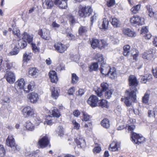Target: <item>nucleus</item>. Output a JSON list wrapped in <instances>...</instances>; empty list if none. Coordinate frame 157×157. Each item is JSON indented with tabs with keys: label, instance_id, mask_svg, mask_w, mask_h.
<instances>
[{
	"label": "nucleus",
	"instance_id": "1",
	"mask_svg": "<svg viewBox=\"0 0 157 157\" xmlns=\"http://www.w3.org/2000/svg\"><path fill=\"white\" fill-rule=\"evenodd\" d=\"M128 84L131 86L130 89L126 90L125 93L127 97L124 99V103L127 106H130L132 101L135 102L136 101V87L139 84L136 77L133 75H130L128 78Z\"/></svg>",
	"mask_w": 157,
	"mask_h": 157
},
{
	"label": "nucleus",
	"instance_id": "2",
	"mask_svg": "<svg viewBox=\"0 0 157 157\" xmlns=\"http://www.w3.org/2000/svg\"><path fill=\"white\" fill-rule=\"evenodd\" d=\"M100 71L101 73L108 76L112 79H114L117 77L116 70L115 68H110L109 65L105 63H101Z\"/></svg>",
	"mask_w": 157,
	"mask_h": 157
},
{
	"label": "nucleus",
	"instance_id": "3",
	"mask_svg": "<svg viewBox=\"0 0 157 157\" xmlns=\"http://www.w3.org/2000/svg\"><path fill=\"white\" fill-rule=\"evenodd\" d=\"M92 12V10L90 6H81L78 11V15L81 17L85 18L89 16Z\"/></svg>",
	"mask_w": 157,
	"mask_h": 157
},
{
	"label": "nucleus",
	"instance_id": "4",
	"mask_svg": "<svg viewBox=\"0 0 157 157\" xmlns=\"http://www.w3.org/2000/svg\"><path fill=\"white\" fill-rule=\"evenodd\" d=\"M130 22L134 26L141 25L144 23V18L138 15L133 16L130 18Z\"/></svg>",
	"mask_w": 157,
	"mask_h": 157
},
{
	"label": "nucleus",
	"instance_id": "5",
	"mask_svg": "<svg viewBox=\"0 0 157 157\" xmlns=\"http://www.w3.org/2000/svg\"><path fill=\"white\" fill-rule=\"evenodd\" d=\"M91 46L93 48H95L98 47L100 49H102L105 46V41L103 40H101L99 41L97 39L93 38L90 41Z\"/></svg>",
	"mask_w": 157,
	"mask_h": 157
},
{
	"label": "nucleus",
	"instance_id": "6",
	"mask_svg": "<svg viewBox=\"0 0 157 157\" xmlns=\"http://www.w3.org/2000/svg\"><path fill=\"white\" fill-rule=\"evenodd\" d=\"M131 139L134 143L139 144L144 141L145 138L139 134L133 132L131 134Z\"/></svg>",
	"mask_w": 157,
	"mask_h": 157
},
{
	"label": "nucleus",
	"instance_id": "7",
	"mask_svg": "<svg viewBox=\"0 0 157 157\" xmlns=\"http://www.w3.org/2000/svg\"><path fill=\"white\" fill-rule=\"evenodd\" d=\"M23 39H26L27 41L29 43H31L32 50L35 53L38 52L39 51V48L36 46V44L32 42L33 41V37L25 33L24 34Z\"/></svg>",
	"mask_w": 157,
	"mask_h": 157
},
{
	"label": "nucleus",
	"instance_id": "8",
	"mask_svg": "<svg viewBox=\"0 0 157 157\" xmlns=\"http://www.w3.org/2000/svg\"><path fill=\"white\" fill-rule=\"evenodd\" d=\"M7 144L13 148V151H19L20 147L16 144L14 138L12 136H9L6 140Z\"/></svg>",
	"mask_w": 157,
	"mask_h": 157
},
{
	"label": "nucleus",
	"instance_id": "9",
	"mask_svg": "<svg viewBox=\"0 0 157 157\" xmlns=\"http://www.w3.org/2000/svg\"><path fill=\"white\" fill-rule=\"evenodd\" d=\"M22 113L25 117H32L35 114L34 109L29 106L24 108L22 110Z\"/></svg>",
	"mask_w": 157,
	"mask_h": 157
},
{
	"label": "nucleus",
	"instance_id": "10",
	"mask_svg": "<svg viewBox=\"0 0 157 157\" xmlns=\"http://www.w3.org/2000/svg\"><path fill=\"white\" fill-rule=\"evenodd\" d=\"M4 77L7 81L10 84L13 83L15 81L14 74L11 71H7Z\"/></svg>",
	"mask_w": 157,
	"mask_h": 157
},
{
	"label": "nucleus",
	"instance_id": "11",
	"mask_svg": "<svg viewBox=\"0 0 157 157\" xmlns=\"http://www.w3.org/2000/svg\"><path fill=\"white\" fill-rule=\"evenodd\" d=\"M98 101V98L96 96L92 95L88 99L87 103L90 106L94 107L97 106Z\"/></svg>",
	"mask_w": 157,
	"mask_h": 157
},
{
	"label": "nucleus",
	"instance_id": "12",
	"mask_svg": "<svg viewBox=\"0 0 157 157\" xmlns=\"http://www.w3.org/2000/svg\"><path fill=\"white\" fill-rule=\"evenodd\" d=\"M38 33L39 35L41 36L42 38L45 40H49L51 38L50 32L46 29L40 30Z\"/></svg>",
	"mask_w": 157,
	"mask_h": 157
},
{
	"label": "nucleus",
	"instance_id": "13",
	"mask_svg": "<svg viewBox=\"0 0 157 157\" xmlns=\"http://www.w3.org/2000/svg\"><path fill=\"white\" fill-rule=\"evenodd\" d=\"M38 144L41 148L46 147L49 143V140L47 135L39 140Z\"/></svg>",
	"mask_w": 157,
	"mask_h": 157
},
{
	"label": "nucleus",
	"instance_id": "14",
	"mask_svg": "<svg viewBox=\"0 0 157 157\" xmlns=\"http://www.w3.org/2000/svg\"><path fill=\"white\" fill-rule=\"evenodd\" d=\"M101 90L99 89L95 91L96 94L98 97H101L102 96V92L106 91L109 88L108 84L106 82H103L101 84Z\"/></svg>",
	"mask_w": 157,
	"mask_h": 157
},
{
	"label": "nucleus",
	"instance_id": "15",
	"mask_svg": "<svg viewBox=\"0 0 157 157\" xmlns=\"http://www.w3.org/2000/svg\"><path fill=\"white\" fill-rule=\"evenodd\" d=\"M27 98L29 99L30 102L33 103H36L39 99L38 94L34 92L29 94Z\"/></svg>",
	"mask_w": 157,
	"mask_h": 157
},
{
	"label": "nucleus",
	"instance_id": "16",
	"mask_svg": "<svg viewBox=\"0 0 157 157\" xmlns=\"http://www.w3.org/2000/svg\"><path fill=\"white\" fill-rule=\"evenodd\" d=\"M67 0H62V1H60L59 0H55L54 3L55 5H58L61 9H65L67 7Z\"/></svg>",
	"mask_w": 157,
	"mask_h": 157
},
{
	"label": "nucleus",
	"instance_id": "17",
	"mask_svg": "<svg viewBox=\"0 0 157 157\" xmlns=\"http://www.w3.org/2000/svg\"><path fill=\"white\" fill-rule=\"evenodd\" d=\"M75 141L78 148H84L86 146V143L85 140L83 138H79L78 139L76 138L75 139Z\"/></svg>",
	"mask_w": 157,
	"mask_h": 157
},
{
	"label": "nucleus",
	"instance_id": "18",
	"mask_svg": "<svg viewBox=\"0 0 157 157\" xmlns=\"http://www.w3.org/2000/svg\"><path fill=\"white\" fill-rule=\"evenodd\" d=\"M54 47L56 50L61 53L63 52L67 49L65 45L60 43L55 44Z\"/></svg>",
	"mask_w": 157,
	"mask_h": 157
},
{
	"label": "nucleus",
	"instance_id": "19",
	"mask_svg": "<svg viewBox=\"0 0 157 157\" xmlns=\"http://www.w3.org/2000/svg\"><path fill=\"white\" fill-rule=\"evenodd\" d=\"M123 34L130 37H135L136 34L133 30H132L129 28L124 29L123 30Z\"/></svg>",
	"mask_w": 157,
	"mask_h": 157
},
{
	"label": "nucleus",
	"instance_id": "20",
	"mask_svg": "<svg viewBox=\"0 0 157 157\" xmlns=\"http://www.w3.org/2000/svg\"><path fill=\"white\" fill-rule=\"evenodd\" d=\"M39 71L35 67L30 68L29 71V77H36L38 75Z\"/></svg>",
	"mask_w": 157,
	"mask_h": 157
},
{
	"label": "nucleus",
	"instance_id": "21",
	"mask_svg": "<svg viewBox=\"0 0 157 157\" xmlns=\"http://www.w3.org/2000/svg\"><path fill=\"white\" fill-rule=\"evenodd\" d=\"M49 75L52 82L56 83L57 82L58 78L56 73L55 71H50L49 72Z\"/></svg>",
	"mask_w": 157,
	"mask_h": 157
},
{
	"label": "nucleus",
	"instance_id": "22",
	"mask_svg": "<svg viewBox=\"0 0 157 157\" xmlns=\"http://www.w3.org/2000/svg\"><path fill=\"white\" fill-rule=\"evenodd\" d=\"M49 112L50 115L54 117L59 118L61 116L60 112L56 108H53L51 111H49Z\"/></svg>",
	"mask_w": 157,
	"mask_h": 157
},
{
	"label": "nucleus",
	"instance_id": "23",
	"mask_svg": "<svg viewBox=\"0 0 157 157\" xmlns=\"http://www.w3.org/2000/svg\"><path fill=\"white\" fill-rule=\"evenodd\" d=\"M143 58L145 61L150 60L153 57V54L151 51L144 52L142 56Z\"/></svg>",
	"mask_w": 157,
	"mask_h": 157
},
{
	"label": "nucleus",
	"instance_id": "24",
	"mask_svg": "<svg viewBox=\"0 0 157 157\" xmlns=\"http://www.w3.org/2000/svg\"><path fill=\"white\" fill-rule=\"evenodd\" d=\"M53 3L52 0H45L43 3V6L44 8L50 9L53 6Z\"/></svg>",
	"mask_w": 157,
	"mask_h": 157
},
{
	"label": "nucleus",
	"instance_id": "25",
	"mask_svg": "<svg viewBox=\"0 0 157 157\" xmlns=\"http://www.w3.org/2000/svg\"><path fill=\"white\" fill-rule=\"evenodd\" d=\"M15 85L17 86L19 89H24L25 88V81L24 79L21 78L18 80L16 83Z\"/></svg>",
	"mask_w": 157,
	"mask_h": 157
},
{
	"label": "nucleus",
	"instance_id": "26",
	"mask_svg": "<svg viewBox=\"0 0 157 157\" xmlns=\"http://www.w3.org/2000/svg\"><path fill=\"white\" fill-rule=\"evenodd\" d=\"M34 82H32L28 84L27 86L25 87L24 91L25 93H28L30 91L33 90L34 87Z\"/></svg>",
	"mask_w": 157,
	"mask_h": 157
},
{
	"label": "nucleus",
	"instance_id": "27",
	"mask_svg": "<svg viewBox=\"0 0 157 157\" xmlns=\"http://www.w3.org/2000/svg\"><path fill=\"white\" fill-rule=\"evenodd\" d=\"M52 92V97L55 99H56L59 96V94L58 89L54 87L51 88Z\"/></svg>",
	"mask_w": 157,
	"mask_h": 157
},
{
	"label": "nucleus",
	"instance_id": "28",
	"mask_svg": "<svg viewBox=\"0 0 157 157\" xmlns=\"http://www.w3.org/2000/svg\"><path fill=\"white\" fill-rule=\"evenodd\" d=\"M25 33L23 34V39H20L19 40H18V45L21 49H23L27 45L26 42L23 40H25V39H23V36H24V34ZM25 40H26V39Z\"/></svg>",
	"mask_w": 157,
	"mask_h": 157
},
{
	"label": "nucleus",
	"instance_id": "29",
	"mask_svg": "<svg viewBox=\"0 0 157 157\" xmlns=\"http://www.w3.org/2000/svg\"><path fill=\"white\" fill-rule=\"evenodd\" d=\"M101 124L104 128H108L110 127L109 121L108 119L105 118L101 121Z\"/></svg>",
	"mask_w": 157,
	"mask_h": 157
},
{
	"label": "nucleus",
	"instance_id": "30",
	"mask_svg": "<svg viewBox=\"0 0 157 157\" xmlns=\"http://www.w3.org/2000/svg\"><path fill=\"white\" fill-rule=\"evenodd\" d=\"M130 46L128 45H125L123 47V53L124 56H128L130 55Z\"/></svg>",
	"mask_w": 157,
	"mask_h": 157
},
{
	"label": "nucleus",
	"instance_id": "31",
	"mask_svg": "<svg viewBox=\"0 0 157 157\" xmlns=\"http://www.w3.org/2000/svg\"><path fill=\"white\" fill-rule=\"evenodd\" d=\"M111 23L115 27H119L121 25L120 21L116 18H112Z\"/></svg>",
	"mask_w": 157,
	"mask_h": 157
},
{
	"label": "nucleus",
	"instance_id": "32",
	"mask_svg": "<svg viewBox=\"0 0 157 157\" xmlns=\"http://www.w3.org/2000/svg\"><path fill=\"white\" fill-rule=\"evenodd\" d=\"M69 21L71 25H73L76 23L75 19V17L71 14H69L68 15Z\"/></svg>",
	"mask_w": 157,
	"mask_h": 157
},
{
	"label": "nucleus",
	"instance_id": "33",
	"mask_svg": "<svg viewBox=\"0 0 157 157\" xmlns=\"http://www.w3.org/2000/svg\"><path fill=\"white\" fill-rule=\"evenodd\" d=\"M25 127L27 129L30 131H33L34 128L33 124L29 121L26 122Z\"/></svg>",
	"mask_w": 157,
	"mask_h": 157
},
{
	"label": "nucleus",
	"instance_id": "34",
	"mask_svg": "<svg viewBox=\"0 0 157 157\" xmlns=\"http://www.w3.org/2000/svg\"><path fill=\"white\" fill-rule=\"evenodd\" d=\"M103 21L102 24V28L101 29H107L108 27L109 22L107 19L105 18L103 19Z\"/></svg>",
	"mask_w": 157,
	"mask_h": 157
},
{
	"label": "nucleus",
	"instance_id": "35",
	"mask_svg": "<svg viewBox=\"0 0 157 157\" xmlns=\"http://www.w3.org/2000/svg\"><path fill=\"white\" fill-rule=\"evenodd\" d=\"M146 8L149 13V16L151 17L153 16L154 13L152 11L151 6L149 5H147L146 6Z\"/></svg>",
	"mask_w": 157,
	"mask_h": 157
},
{
	"label": "nucleus",
	"instance_id": "36",
	"mask_svg": "<svg viewBox=\"0 0 157 157\" xmlns=\"http://www.w3.org/2000/svg\"><path fill=\"white\" fill-rule=\"evenodd\" d=\"M88 29L87 27L81 26L78 29V33L80 35L86 32Z\"/></svg>",
	"mask_w": 157,
	"mask_h": 157
},
{
	"label": "nucleus",
	"instance_id": "37",
	"mask_svg": "<svg viewBox=\"0 0 157 157\" xmlns=\"http://www.w3.org/2000/svg\"><path fill=\"white\" fill-rule=\"evenodd\" d=\"M19 50V48L18 47H17V46H15L14 47L13 51L9 53V55L11 56L16 55L18 53Z\"/></svg>",
	"mask_w": 157,
	"mask_h": 157
},
{
	"label": "nucleus",
	"instance_id": "38",
	"mask_svg": "<svg viewBox=\"0 0 157 157\" xmlns=\"http://www.w3.org/2000/svg\"><path fill=\"white\" fill-rule=\"evenodd\" d=\"M78 77L76 74L73 73L72 74L71 82L72 84L76 83L78 80Z\"/></svg>",
	"mask_w": 157,
	"mask_h": 157
},
{
	"label": "nucleus",
	"instance_id": "39",
	"mask_svg": "<svg viewBox=\"0 0 157 157\" xmlns=\"http://www.w3.org/2000/svg\"><path fill=\"white\" fill-rule=\"evenodd\" d=\"M98 63H100L103 62H104V59L102 56V55L101 54L98 53L96 55V59Z\"/></svg>",
	"mask_w": 157,
	"mask_h": 157
},
{
	"label": "nucleus",
	"instance_id": "40",
	"mask_svg": "<svg viewBox=\"0 0 157 157\" xmlns=\"http://www.w3.org/2000/svg\"><path fill=\"white\" fill-rule=\"evenodd\" d=\"M149 98V94L146 93L144 96L142 98V102L145 104H146L148 102Z\"/></svg>",
	"mask_w": 157,
	"mask_h": 157
},
{
	"label": "nucleus",
	"instance_id": "41",
	"mask_svg": "<svg viewBox=\"0 0 157 157\" xmlns=\"http://www.w3.org/2000/svg\"><path fill=\"white\" fill-rule=\"evenodd\" d=\"M20 31L17 27L13 28V33L15 35H16L18 38H20L21 37L20 33Z\"/></svg>",
	"mask_w": 157,
	"mask_h": 157
},
{
	"label": "nucleus",
	"instance_id": "42",
	"mask_svg": "<svg viewBox=\"0 0 157 157\" xmlns=\"http://www.w3.org/2000/svg\"><path fill=\"white\" fill-rule=\"evenodd\" d=\"M31 56L29 54L25 53L23 56V61L24 62H27L31 59Z\"/></svg>",
	"mask_w": 157,
	"mask_h": 157
},
{
	"label": "nucleus",
	"instance_id": "43",
	"mask_svg": "<svg viewBox=\"0 0 157 157\" xmlns=\"http://www.w3.org/2000/svg\"><path fill=\"white\" fill-rule=\"evenodd\" d=\"M107 105V101L104 99L101 100L99 103V106L102 108L106 107Z\"/></svg>",
	"mask_w": 157,
	"mask_h": 157
},
{
	"label": "nucleus",
	"instance_id": "44",
	"mask_svg": "<svg viewBox=\"0 0 157 157\" xmlns=\"http://www.w3.org/2000/svg\"><path fill=\"white\" fill-rule=\"evenodd\" d=\"M140 5H137L135 6L132 7L131 9V10L133 13H136L140 9Z\"/></svg>",
	"mask_w": 157,
	"mask_h": 157
},
{
	"label": "nucleus",
	"instance_id": "45",
	"mask_svg": "<svg viewBox=\"0 0 157 157\" xmlns=\"http://www.w3.org/2000/svg\"><path fill=\"white\" fill-rule=\"evenodd\" d=\"M109 149L112 151H116L117 149V143L115 142H114L110 144Z\"/></svg>",
	"mask_w": 157,
	"mask_h": 157
},
{
	"label": "nucleus",
	"instance_id": "46",
	"mask_svg": "<svg viewBox=\"0 0 157 157\" xmlns=\"http://www.w3.org/2000/svg\"><path fill=\"white\" fill-rule=\"evenodd\" d=\"M113 90H109L108 91H106L105 93V96L107 99H110L111 97V95L113 94Z\"/></svg>",
	"mask_w": 157,
	"mask_h": 157
},
{
	"label": "nucleus",
	"instance_id": "47",
	"mask_svg": "<svg viewBox=\"0 0 157 157\" xmlns=\"http://www.w3.org/2000/svg\"><path fill=\"white\" fill-rule=\"evenodd\" d=\"M98 62L94 63L90 66V69L92 71H96L98 68Z\"/></svg>",
	"mask_w": 157,
	"mask_h": 157
},
{
	"label": "nucleus",
	"instance_id": "48",
	"mask_svg": "<svg viewBox=\"0 0 157 157\" xmlns=\"http://www.w3.org/2000/svg\"><path fill=\"white\" fill-rule=\"evenodd\" d=\"M6 153L5 150L3 145L0 144V156L3 157Z\"/></svg>",
	"mask_w": 157,
	"mask_h": 157
},
{
	"label": "nucleus",
	"instance_id": "49",
	"mask_svg": "<svg viewBox=\"0 0 157 157\" xmlns=\"http://www.w3.org/2000/svg\"><path fill=\"white\" fill-rule=\"evenodd\" d=\"M72 123L74 125V128L76 130H78L80 127V124L77 122L75 120H73L72 121Z\"/></svg>",
	"mask_w": 157,
	"mask_h": 157
},
{
	"label": "nucleus",
	"instance_id": "50",
	"mask_svg": "<svg viewBox=\"0 0 157 157\" xmlns=\"http://www.w3.org/2000/svg\"><path fill=\"white\" fill-rule=\"evenodd\" d=\"M3 65L4 68H3V69H5L6 70L10 69L12 67V64L9 63H6V64H4Z\"/></svg>",
	"mask_w": 157,
	"mask_h": 157
},
{
	"label": "nucleus",
	"instance_id": "51",
	"mask_svg": "<svg viewBox=\"0 0 157 157\" xmlns=\"http://www.w3.org/2000/svg\"><path fill=\"white\" fill-rule=\"evenodd\" d=\"M115 3V0H108L107 5L108 7H110L113 6Z\"/></svg>",
	"mask_w": 157,
	"mask_h": 157
},
{
	"label": "nucleus",
	"instance_id": "52",
	"mask_svg": "<svg viewBox=\"0 0 157 157\" xmlns=\"http://www.w3.org/2000/svg\"><path fill=\"white\" fill-rule=\"evenodd\" d=\"M148 116L149 117H155V112L154 110H148Z\"/></svg>",
	"mask_w": 157,
	"mask_h": 157
},
{
	"label": "nucleus",
	"instance_id": "53",
	"mask_svg": "<svg viewBox=\"0 0 157 157\" xmlns=\"http://www.w3.org/2000/svg\"><path fill=\"white\" fill-rule=\"evenodd\" d=\"M133 51L135 52V54H133L134 55L132 56L133 57V59L134 60H136L137 57L138 56V51L137 50H136V49H133Z\"/></svg>",
	"mask_w": 157,
	"mask_h": 157
},
{
	"label": "nucleus",
	"instance_id": "54",
	"mask_svg": "<svg viewBox=\"0 0 157 157\" xmlns=\"http://www.w3.org/2000/svg\"><path fill=\"white\" fill-rule=\"evenodd\" d=\"M69 30V29H66V33L67 34V36L69 38H71V40H75V36L74 35L70 33L67 32V30Z\"/></svg>",
	"mask_w": 157,
	"mask_h": 157
},
{
	"label": "nucleus",
	"instance_id": "55",
	"mask_svg": "<svg viewBox=\"0 0 157 157\" xmlns=\"http://www.w3.org/2000/svg\"><path fill=\"white\" fill-rule=\"evenodd\" d=\"M57 131L60 134H63L64 133V131L63 127L61 126H59L58 127Z\"/></svg>",
	"mask_w": 157,
	"mask_h": 157
},
{
	"label": "nucleus",
	"instance_id": "56",
	"mask_svg": "<svg viewBox=\"0 0 157 157\" xmlns=\"http://www.w3.org/2000/svg\"><path fill=\"white\" fill-rule=\"evenodd\" d=\"M146 78H147V81L149 82L151 81L152 78V76L151 74H147L145 75Z\"/></svg>",
	"mask_w": 157,
	"mask_h": 157
},
{
	"label": "nucleus",
	"instance_id": "57",
	"mask_svg": "<svg viewBox=\"0 0 157 157\" xmlns=\"http://www.w3.org/2000/svg\"><path fill=\"white\" fill-rule=\"evenodd\" d=\"M75 92V88L72 87L70 88L68 91V93L69 95H71L73 94Z\"/></svg>",
	"mask_w": 157,
	"mask_h": 157
},
{
	"label": "nucleus",
	"instance_id": "58",
	"mask_svg": "<svg viewBox=\"0 0 157 157\" xmlns=\"http://www.w3.org/2000/svg\"><path fill=\"white\" fill-rule=\"evenodd\" d=\"M2 101L5 103H9L10 102V100L9 97H5L3 98Z\"/></svg>",
	"mask_w": 157,
	"mask_h": 157
},
{
	"label": "nucleus",
	"instance_id": "59",
	"mask_svg": "<svg viewBox=\"0 0 157 157\" xmlns=\"http://www.w3.org/2000/svg\"><path fill=\"white\" fill-rule=\"evenodd\" d=\"M101 150V148L100 147H95L93 150V151L94 153H99Z\"/></svg>",
	"mask_w": 157,
	"mask_h": 157
},
{
	"label": "nucleus",
	"instance_id": "60",
	"mask_svg": "<svg viewBox=\"0 0 157 157\" xmlns=\"http://www.w3.org/2000/svg\"><path fill=\"white\" fill-rule=\"evenodd\" d=\"M90 119V116L86 114H84L83 118L82 120H84L85 121H87L89 120Z\"/></svg>",
	"mask_w": 157,
	"mask_h": 157
},
{
	"label": "nucleus",
	"instance_id": "61",
	"mask_svg": "<svg viewBox=\"0 0 157 157\" xmlns=\"http://www.w3.org/2000/svg\"><path fill=\"white\" fill-rule=\"evenodd\" d=\"M152 72L154 77L155 78H157V67L155 69H153Z\"/></svg>",
	"mask_w": 157,
	"mask_h": 157
},
{
	"label": "nucleus",
	"instance_id": "62",
	"mask_svg": "<svg viewBox=\"0 0 157 157\" xmlns=\"http://www.w3.org/2000/svg\"><path fill=\"white\" fill-rule=\"evenodd\" d=\"M95 15V14H94V16L90 17L91 26H92L94 22V20L96 19V16Z\"/></svg>",
	"mask_w": 157,
	"mask_h": 157
},
{
	"label": "nucleus",
	"instance_id": "63",
	"mask_svg": "<svg viewBox=\"0 0 157 157\" xmlns=\"http://www.w3.org/2000/svg\"><path fill=\"white\" fill-rule=\"evenodd\" d=\"M84 91L83 89H80L78 90V95L81 96L84 94Z\"/></svg>",
	"mask_w": 157,
	"mask_h": 157
},
{
	"label": "nucleus",
	"instance_id": "64",
	"mask_svg": "<svg viewBox=\"0 0 157 157\" xmlns=\"http://www.w3.org/2000/svg\"><path fill=\"white\" fill-rule=\"evenodd\" d=\"M73 115L75 117H78L80 115V112L78 110H75L73 113Z\"/></svg>",
	"mask_w": 157,
	"mask_h": 157
}]
</instances>
